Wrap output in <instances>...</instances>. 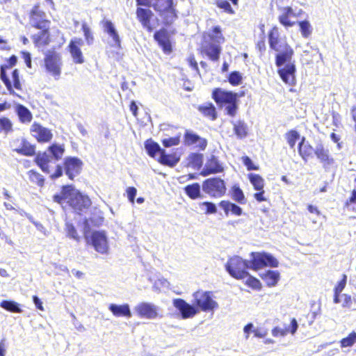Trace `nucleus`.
I'll return each instance as SVG.
<instances>
[{
    "label": "nucleus",
    "mask_w": 356,
    "mask_h": 356,
    "mask_svg": "<svg viewBox=\"0 0 356 356\" xmlns=\"http://www.w3.org/2000/svg\"><path fill=\"white\" fill-rule=\"evenodd\" d=\"M137 6H152L164 24L171 25L178 17L174 0H136Z\"/></svg>",
    "instance_id": "20e7f679"
},
{
    "label": "nucleus",
    "mask_w": 356,
    "mask_h": 356,
    "mask_svg": "<svg viewBox=\"0 0 356 356\" xmlns=\"http://www.w3.org/2000/svg\"><path fill=\"white\" fill-rule=\"evenodd\" d=\"M161 143L165 147L178 145L180 143V135L179 134L174 137L164 138L161 140Z\"/></svg>",
    "instance_id": "052dcab7"
},
{
    "label": "nucleus",
    "mask_w": 356,
    "mask_h": 356,
    "mask_svg": "<svg viewBox=\"0 0 356 356\" xmlns=\"http://www.w3.org/2000/svg\"><path fill=\"white\" fill-rule=\"evenodd\" d=\"M142 6H138L136 10V15L138 22L148 32H152L154 27L151 23V20L154 17L153 12L148 8H142Z\"/></svg>",
    "instance_id": "f3484780"
},
{
    "label": "nucleus",
    "mask_w": 356,
    "mask_h": 356,
    "mask_svg": "<svg viewBox=\"0 0 356 356\" xmlns=\"http://www.w3.org/2000/svg\"><path fill=\"white\" fill-rule=\"evenodd\" d=\"M203 191L212 198H220L226 194L227 186L224 179L219 177H213L203 181Z\"/></svg>",
    "instance_id": "6e6552de"
},
{
    "label": "nucleus",
    "mask_w": 356,
    "mask_h": 356,
    "mask_svg": "<svg viewBox=\"0 0 356 356\" xmlns=\"http://www.w3.org/2000/svg\"><path fill=\"white\" fill-rule=\"evenodd\" d=\"M314 154L324 167H327L334 163V159L330 156L329 150L321 143L316 145Z\"/></svg>",
    "instance_id": "a878e982"
},
{
    "label": "nucleus",
    "mask_w": 356,
    "mask_h": 356,
    "mask_svg": "<svg viewBox=\"0 0 356 356\" xmlns=\"http://www.w3.org/2000/svg\"><path fill=\"white\" fill-rule=\"evenodd\" d=\"M184 143L188 146L197 144L196 147L200 150H204L207 146V140L191 131L186 130L184 134Z\"/></svg>",
    "instance_id": "412c9836"
},
{
    "label": "nucleus",
    "mask_w": 356,
    "mask_h": 356,
    "mask_svg": "<svg viewBox=\"0 0 356 356\" xmlns=\"http://www.w3.org/2000/svg\"><path fill=\"white\" fill-rule=\"evenodd\" d=\"M28 177L29 180L33 183L38 185V186H43L44 184V179L43 176L36 171L35 170H30L27 172Z\"/></svg>",
    "instance_id": "49530a36"
},
{
    "label": "nucleus",
    "mask_w": 356,
    "mask_h": 356,
    "mask_svg": "<svg viewBox=\"0 0 356 356\" xmlns=\"http://www.w3.org/2000/svg\"><path fill=\"white\" fill-rule=\"evenodd\" d=\"M301 35L303 38H309L312 32V27L307 20H302L298 22Z\"/></svg>",
    "instance_id": "603ef678"
},
{
    "label": "nucleus",
    "mask_w": 356,
    "mask_h": 356,
    "mask_svg": "<svg viewBox=\"0 0 356 356\" xmlns=\"http://www.w3.org/2000/svg\"><path fill=\"white\" fill-rule=\"evenodd\" d=\"M154 38L162 49L165 54H170L172 51V47L168 31L165 29H161L156 31L154 34Z\"/></svg>",
    "instance_id": "6ab92c4d"
},
{
    "label": "nucleus",
    "mask_w": 356,
    "mask_h": 356,
    "mask_svg": "<svg viewBox=\"0 0 356 356\" xmlns=\"http://www.w3.org/2000/svg\"><path fill=\"white\" fill-rule=\"evenodd\" d=\"M19 141V145L13 151L26 156L35 155L34 158L35 163L46 174L50 173L49 164L60 161L65 152L63 145L52 143L48 146L45 151L39 152L35 154L36 147L35 145L31 144L25 138H22Z\"/></svg>",
    "instance_id": "f257e3e1"
},
{
    "label": "nucleus",
    "mask_w": 356,
    "mask_h": 356,
    "mask_svg": "<svg viewBox=\"0 0 356 356\" xmlns=\"http://www.w3.org/2000/svg\"><path fill=\"white\" fill-rule=\"evenodd\" d=\"M83 163L78 157L67 156L64 159L63 166L60 164L56 165L55 171L50 174L49 177L54 180L63 175V170L68 179L74 180V179L80 175L82 171Z\"/></svg>",
    "instance_id": "423d86ee"
},
{
    "label": "nucleus",
    "mask_w": 356,
    "mask_h": 356,
    "mask_svg": "<svg viewBox=\"0 0 356 356\" xmlns=\"http://www.w3.org/2000/svg\"><path fill=\"white\" fill-rule=\"evenodd\" d=\"M40 32L32 35L31 38L35 47H44L51 42L50 27L40 29Z\"/></svg>",
    "instance_id": "393cba45"
},
{
    "label": "nucleus",
    "mask_w": 356,
    "mask_h": 356,
    "mask_svg": "<svg viewBox=\"0 0 356 356\" xmlns=\"http://www.w3.org/2000/svg\"><path fill=\"white\" fill-rule=\"evenodd\" d=\"M233 125V131L234 134L238 138H244L248 134V127L247 124L241 120H238L237 121L232 122Z\"/></svg>",
    "instance_id": "58836bf2"
},
{
    "label": "nucleus",
    "mask_w": 356,
    "mask_h": 356,
    "mask_svg": "<svg viewBox=\"0 0 356 356\" xmlns=\"http://www.w3.org/2000/svg\"><path fill=\"white\" fill-rule=\"evenodd\" d=\"M188 163L193 168H200L202 165L203 155L192 153L188 156Z\"/></svg>",
    "instance_id": "864d4df0"
},
{
    "label": "nucleus",
    "mask_w": 356,
    "mask_h": 356,
    "mask_svg": "<svg viewBox=\"0 0 356 356\" xmlns=\"http://www.w3.org/2000/svg\"><path fill=\"white\" fill-rule=\"evenodd\" d=\"M298 322L295 318H291L290 325L288 327H286V330H287V334L291 333V334H294L298 330Z\"/></svg>",
    "instance_id": "338daca9"
},
{
    "label": "nucleus",
    "mask_w": 356,
    "mask_h": 356,
    "mask_svg": "<svg viewBox=\"0 0 356 356\" xmlns=\"http://www.w3.org/2000/svg\"><path fill=\"white\" fill-rule=\"evenodd\" d=\"M0 307L10 312H22V309L19 308L18 304L13 300H3L0 302Z\"/></svg>",
    "instance_id": "09e8293b"
},
{
    "label": "nucleus",
    "mask_w": 356,
    "mask_h": 356,
    "mask_svg": "<svg viewBox=\"0 0 356 356\" xmlns=\"http://www.w3.org/2000/svg\"><path fill=\"white\" fill-rule=\"evenodd\" d=\"M185 193L191 200L201 197L200 186L198 183H193L186 186L184 188Z\"/></svg>",
    "instance_id": "a19ab883"
},
{
    "label": "nucleus",
    "mask_w": 356,
    "mask_h": 356,
    "mask_svg": "<svg viewBox=\"0 0 356 356\" xmlns=\"http://www.w3.org/2000/svg\"><path fill=\"white\" fill-rule=\"evenodd\" d=\"M44 66L46 71L56 80L61 75L62 61L60 55L56 51H48L44 58Z\"/></svg>",
    "instance_id": "9d476101"
},
{
    "label": "nucleus",
    "mask_w": 356,
    "mask_h": 356,
    "mask_svg": "<svg viewBox=\"0 0 356 356\" xmlns=\"http://www.w3.org/2000/svg\"><path fill=\"white\" fill-rule=\"evenodd\" d=\"M228 81L233 86L240 85L242 82V76L241 73L238 71L232 72L229 74Z\"/></svg>",
    "instance_id": "bf43d9fd"
},
{
    "label": "nucleus",
    "mask_w": 356,
    "mask_h": 356,
    "mask_svg": "<svg viewBox=\"0 0 356 356\" xmlns=\"http://www.w3.org/2000/svg\"><path fill=\"white\" fill-rule=\"evenodd\" d=\"M128 200L134 204L135 202V197L136 195L137 190L134 186H129L126 190Z\"/></svg>",
    "instance_id": "69168bd1"
},
{
    "label": "nucleus",
    "mask_w": 356,
    "mask_h": 356,
    "mask_svg": "<svg viewBox=\"0 0 356 356\" xmlns=\"http://www.w3.org/2000/svg\"><path fill=\"white\" fill-rule=\"evenodd\" d=\"M81 30L83 33V35L86 42L88 44H92L94 41V37L90 31V29L86 22H83L81 24Z\"/></svg>",
    "instance_id": "13d9d810"
},
{
    "label": "nucleus",
    "mask_w": 356,
    "mask_h": 356,
    "mask_svg": "<svg viewBox=\"0 0 356 356\" xmlns=\"http://www.w3.org/2000/svg\"><path fill=\"white\" fill-rule=\"evenodd\" d=\"M347 284V275L343 274L341 279L337 283L334 287L333 302L335 304L341 303V307L350 310H356V294L353 296L343 293L341 292L345 289Z\"/></svg>",
    "instance_id": "0eeeda50"
},
{
    "label": "nucleus",
    "mask_w": 356,
    "mask_h": 356,
    "mask_svg": "<svg viewBox=\"0 0 356 356\" xmlns=\"http://www.w3.org/2000/svg\"><path fill=\"white\" fill-rule=\"evenodd\" d=\"M103 27L105 32L113 38L114 42L113 45L117 48H120L121 41L113 23L111 21L106 20L103 23Z\"/></svg>",
    "instance_id": "e433bc0d"
},
{
    "label": "nucleus",
    "mask_w": 356,
    "mask_h": 356,
    "mask_svg": "<svg viewBox=\"0 0 356 356\" xmlns=\"http://www.w3.org/2000/svg\"><path fill=\"white\" fill-rule=\"evenodd\" d=\"M270 48L276 51L275 65L281 67L286 62H290L293 55V50L287 42L286 37H281L277 26H273L268 33Z\"/></svg>",
    "instance_id": "7ed1b4c3"
},
{
    "label": "nucleus",
    "mask_w": 356,
    "mask_h": 356,
    "mask_svg": "<svg viewBox=\"0 0 356 356\" xmlns=\"http://www.w3.org/2000/svg\"><path fill=\"white\" fill-rule=\"evenodd\" d=\"M264 259L266 263L265 266L277 267L278 266L277 260L269 254L264 253Z\"/></svg>",
    "instance_id": "0e129e2a"
},
{
    "label": "nucleus",
    "mask_w": 356,
    "mask_h": 356,
    "mask_svg": "<svg viewBox=\"0 0 356 356\" xmlns=\"http://www.w3.org/2000/svg\"><path fill=\"white\" fill-rule=\"evenodd\" d=\"M231 197L233 200L241 204H245L247 202V199L244 195V193L238 185H234L232 187Z\"/></svg>",
    "instance_id": "79ce46f5"
},
{
    "label": "nucleus",
    "mask_w": 356,
    "mask_h": 356,
    "mask_svg": "<svg viewBox=\"0 0 356 356\" xmlns=\"http://www.w3.org/2000/svg\"><path fill=\"white\" fill-rule=\"evenodd\" d=\"M15 111L19 120L23 124L30 123L33 119V115L28 108L21 104L15 106Z\"/></svg>",
    "instance_id": "72a5a7b5"
},
{
    "label": "nucleus",
    "mask_w": 356,
    "mask_h": 356,
    "mask_svg": "<svg viewBox=\"0 0 356 356\" xmlns=\"http://www.w3.org/2000/svg\"><path fill=\"white\" fill-rule=\"evenodd\" d=\"M156 161L163 165L173 168L179 162L180 155L177 152L167 154L163 149L159 156L156 158Z\"/></svg>",
    "instance_id": "5701e85b"
},
{
    "label": "nucleus",
    "mask_w": 356,
    "mask_h": 356,
    "mask_svg": "<svg viewBox=\"0 0 356 356\" xmlns=\"http://www.w3.org/2000/svg\"><path fill=\"white\" fill-rule=\"evenodd\" d=\"M218 206L223 210L225 216L231 214L236 216H240L243 214L242 208L229 200H223L220 201Z\"/></svg>",
    "instance_id": "bb28decb"
},
{
    "label": "nucleus",
    "mask_w": 356,
    "mask_h": 356,
    "mask_svg": "<svg viewBox=\"0 0 356 356\" xmlns=\"http://www.w3.org/2000/svg\"><path fill=\"white\" fill-rule=\"evenodd\" d=\"M173 306L179 310L182 318L186 319L193 318L198 313L195 306L190 305L181 298H175L172 301Z\"/></svg>",
    "instance_id": "a211bd4d"
},
{
    "label": "nucleus",
    "mask_w": 356,
    "mask_h": 356,
    "mask_svg": "<svg viewBox=\"0 0 356 356\" xmlns=\"http://www.w3.org/2000/svg\"><path fill=\"white\" fill-rule=\"evenodd\" d=\"M241 160L248 170H258L259 169V165L254 164L249 156H243Z\"/></svg>",
    "instance_id": "680f3d73"
},
{
    "label": "nucleus",
    "mask_w": 356,
    "mask_h": 356,
    "mask_svg": "<svg viewBox=\"0 0 356 356\" xmlns=\"http://www.w3.org/2000/svg\"><path fill=\"white\" fill-rule=\"evenodd\" d=\"M262 278L269 286H273L277 284L280 280V273L277 270H268L266 272Z\"/></svg>",
    "instance_id": "c03bdc74"
},
{
    "label": "nucleus",
    "mask_w": 356,
    "mask_h": 356,
    "mask_svg": "<svg viewBox=\"0 0 356 356\" xmlns=\"http://www.w3.org/2000/svg\"><path fill=\"white\" fill-rule=\"evenodd\" d=\"M344 206L348 210L356 213V190H353L350 196L346 201Z\"/></svg>",
    "instance_id": "6e6d98bb"
},
{
    "label": "nucleus",
    "mask_w": 356,
    "mask_h": 356,
    "mask_svg": "<svg viewBox=\"0 0 356 356\" xmlns=\"http://www.w3.org/2000/svg\"><path fill=\"white\" fill-rule=\"evenodd\" d=\"M296 71L295 65L289 62L284 67L279 68L277 73L284 83L293 86L296 84Z\"/></svg>",
    "instance_id": "aec40b11"
},
{
    "label": "nucleus",
    "mask_w": 356,
    "mask_h": 356,
    "mask_svg": "<svg viewBox=\"0 0 356 356\" xmlns=\"http://www.w3.org/2000/svg\"><path fill=\"white\" fill-rule=\"evenodd\" d=\"M53 200L60 204L66 202L74 212L79 215L92 205L90 197L75 189L72 184L63 186L60 193L54 195Z\"/></svg>",
    "instance_id": "f03ea898"
},
{
    "label": "nucleus",
    "mask_w": 356,
    "mask_h": 356,
    "mask_svg": "<svg viewBox=\"0 0 356 356\" xmlns=\"http://www.w3.org/2000/svg\"><path fill=\"white\" fill-rule=\"evenodd\" d=\"M103 27L105 32L113 38L114 42L113 45L117 48H120L121 41L113 23L111 21L106 20L103 23Z\"/></svg>",
    "instance_id": "c9c22d12"
},
{
    "label": "nucleus",
    "mask_w": 356,
    "mask_h": 356,
    "mask_svg": "<svg viewBox=\"0 0 356 356\" xmlns=\"http://www.w3.org/2000/svg\"><path fill=\"white\" fill-rule=\"evenodd\" d=\"M247 277L248 278L245 282L246 286L254 290H260L261 289V284L257 278L251 276L249 274Z\"/></svg>",
    "instance_id": "4d7b16f0"
},
{
    "label": "nucleus",
    "mask_w": 356,
    "mask_h": 356,
    "mask_svg": "<svg viewBox=\"0 0 356 356\" xmlns=\"http://www.w3.org/2000/svg\"><path fill=\"white\" fill-rule=\"evenodd\" d=\"M30 133L39 143H48L53 138L51 130L43 127L40 123L34 122L30 127Z\"/></svg>",
    "instance_id": "ddd939ff"
},
{
    "label": "nucleus",
    "mask_w": 356,
    "mask_h": 356,
    "mask_svg": "<svg viewBox=\"0 0 356 356\" xmlns=\"http://www.w3.org/2000/svg\"><path fill=\"white\" fill-rule=\"evenodd\" d=\"M144 145L147 154L154 159H156L158 154L160 155L163 149L161 148L160 145L152 138L146 140L144 143Z\"/></svg>",
    "instance_id": "ea45409f"
},
{
    "label": "nucleus",
    "mask_w": 356,
    "mask_h": 356,
    "mask_svg": "<svg viewBox=\"0 0 356 356\" xmlns=\"http://www.w3.org/2000/svg\"><path fill=\"white\" fill-rule=\"evenodd\" d=\"M193 305L202 312H211L218 307V303L212 298L209 291L198 290L193 294Z\"/></svg>",
    "instance_id": "1a4fd4ad"
},
{
    "label": "nucleus",
    "mask_w": 356,
    "mask_h": 356,
    "mask_svg": "<svg viewBox=\"0 0 356 356\" xmlns=\"http://www.w3.org/2000/svg\"><path fill=\"white\" fill-rule=\"evenodd\" d=\"M29 19L31 26L35 29L50 27L51 21L47 19L45 12L41 9L38 3L30 10Z\"/></svg>",
    "instance_id": "f8f14e48"
},
{
    "label": "nucleus",
    "mask_w": 356,
    "mask_h": 356,
    "mask_svg": "<svg viewBox=\"0 0 356 356\" xmlns=\"http://www.w3.org/2000/svg\"><path fill=\"white\" fill-rule=\"evenodd\" d=\"M248 179L250 184L252 185L255 191L262 190L264 188L265 181L264 179L259 174L250 173L248 175Z\"/></svg>",
    "instance_id": "37998d69"
},
{
    "label": "nucleus",
    "mask_w": 356,
    "mask_h": 356,
    "mask_svg": "<svg viewBox=\"0 0 356 356\" xmlns=\"http://www.w3.org/2000/svg\"><path fill=\"white\" fill-rule=\"evenodd\" d=\"M66 233H67V236L68 237L72 238L76 240V241H79V236L78 235V233L76 232L75 227L72 224H71V223L66 224Z\"/></svg>",
    "instance_id": "e2e57ef3"
},
{
    "label": "nucleus",
    "mask_w": 356,
    "mask_h": 356,
    "mask_svg": "<svg viewBox=\"0 0 356 356\" xmlns=\"http://www.w3.org/2000/svg\"><path fill=\"white\" fill-rule=\"evenodd\" d=\"M231 3L236 8L238 7L239 0H214L213 4L226 14L234 15L235 10Z\"/></svg>",
    "instance_id": "c756f323"
},
{
    "label": "nucleus",
    "mask_w": 356,
    "mask_h": 356,
    "mask_svg": "<svg viewBox=\"0 0 356 356\" xmlns=\"http://www.w3.org/2000/svg\"><path fill=\"white\" fill-rule=\"evenodd\" d=\"M108 309L115 317L130 318L131 316V312L128 304H123L120 305L115 304H110L108 306Z\"/></svg>",
    "instance_id": "473e14b6"
},
{
    "label": "nucleus",
    "mask_w": 356,
    "mask_h": 356,
    "mask_svg": "<svg viewBox=\"0 0 356 356\" xmlns=\"http://www.w3.org/2000/svg\"><path fill=\"white\" fill-rule=\"evenodd\" d=\"M356 343V332L355 331L351 332L348 335L339 341L340 347L348 348L351 347Z\"/></svg>",
    "instance_id": "3c124183"
},
{
    "label": "nucleus",
    "mask_w": 356,
    "mask_h": 356,
    "mask_svg": "<svg viewBox=\"0 0 356 356\" xmlns=\"http://www.w3.org/2000/svg\"><path fill=\"white\" fill-rule=\"evenodd\" d=\"M298 152L301 159L307 162L309 159L313 158L315 148L306 140L305 136L302 137L298 145Z\"/></svg>",
    "instance_id": "4be33fe9"
},
{
    "label": "nucleus",
    "mask_w": 356,
    "mask_h": 356,
    "mask_svg": "<svg viewBox=\"0 0 356 356\" xmlns=\"http://www.w3.org/2000/svg\"><path fill=\"white\" fill-rule=\"evenodd\" d=\"M134 310L136 314L142 318L155 319L161 316L159 308L149 302H140L134 307Z\"/></svg>",
    "instance_id": "4468645a"
},
{
    "label": "nucleus",
    "mask_w": 356,
    "mask_h": 356,
    "mask_svg": "<svg viewBox=\"0 0 356 356\" xmlns=\"http://www.w3.org/2000/svg\"><path fill=\"white\" fill-rule=\"evenodd\" d=\"M197 110L202 115L211 121H214L218 118L216 108L211 102H207L204 104L199 105Z\"/></svg>",
    "instance_id": "2f4dec72"
},
{
    "label": "nucleus",
    "mask_w": 356,
    "mask_h": 356,
    "mask_svg": "<svg viewBox=\"0 0 356 356\" xmlns=\"http://www.w3.org/2000/svg\"><path fill=\"white\" fill-rule=\"evenodd\" d=\"M224 171L222 163L215 155H211L207 159L205 165L200 172V175L207 177L210 175L221 173Z\"/></svg>",
    "instance_id": "dca6fc26"
},
{
    "label": "nucleus",
    "mask_w": 356,
    "mask_h": 356,
    "mask_svg": "<svg viewBox=\"0 0 356 356\" xmlns=\"http://www.w3.org/2000/svg\"><path fill=\"white\" fill-rule=\"evenodd\" d=\"M6 61V64L0 66V79L5 86L10 87V79L7 75L6 70L14 67L17 64V57L15 55H12Z\"/></svg>",
    "instance_id": "7c9ffc66"
},
{
    "label": "nucleus",
    "mask_w": 356,
    "mask_h": 356,
    "mask_svg": "<svg viewBox=\"0 0 356 356\" xmlns=\"http://www.w3.org/2000/svg\"><path fill=\"white\" fill-rule=\"evenodd\" d=\"M285 138L289 147L293 149L297 140L300 139V134L298 131L291 129L285 134Z\"/></svg>",
    "instance_id": "8fccbe9b"
},
{
    "label": "nucleus",
    "mask_w": 356,
    "mask_h": 356,
    "mask_svg": "<svg viewBox=\"0 0 356 356\" xmlns=\"http://www.w3.org/2000/svg\"><path fill=\"white\" fill-rule=\"evenodd\" d=\"M12 81L10 80V87L6 86L10 94H14V89L22 91V84L20 79L19 71L18 69L13 70L11 74Z\"/></svg>",
    "instance_id": "f704fd0d"
},
{
    "label": "nucleus",
    "mask_w": 356,
    "mask_h": 356,
    "mask_svg": "<svg viewBox=\"0 0 356 356\" xmlns=\"http://www.w3.org/2000/svg\"><path fill=\"white\" fill-rule=\"evenodd\" d=\"M200 53L206 55L212 61H218L220 58L221 47L220 45L209 43L201 47Z\"/></svg>",
    "instance_id": "cd10ccee"
},
{
    "label": "nucleus",
    "mask_w": 356,
    "mask_h": 356,
    "mask_svg": "<svg viewBox=\"0 0 356 356\" xmlns=\"http://www.w3.org/2000/svg\"><path fill=\"white\" fill-rule=\"evenodd\" d=\"M83 44V41L80 38H72L68 44L67 50L75 64H82L85 62L84 56L81 49Z\"/></svg>",
    "instance_id": "2eb2a0df"
},
{
    "label": "nucleus",
    "mask_w": 356,
    "mask_h": 356,
    "mask_svg": "<svg viewBox=\"0 0 356 356\" xmlns=\"http://www.w3.org/2000/svg\"><path fill=\"white\" fill-rule=\"evenodd\" d=\"M253 197L258 202H266L267 200V198L265 196L264 188L262 190H257V192L254 193Z\"/></svg>",
    "instance_id": "774afa93"
},
{
    "label": "nucleus",
    "mask_w": 356,
    "mask_h": 356,
    "mask_svg": "<svg viewBox=\"0 0 356 356\" xmlns=\"http://www.w3.org/2000/svg\"><path fill=\"white\" fill-rule=\"evenodd\" d=\"M211 97L220 108L225 107L227 115L231 117L236 115L238 108L237 93L215 88L212 90Z\"/></svg>",
    "instance_id": "39448f33"
},
{
    "label": "nucleus",
    "mask_w": 356,
    "mask_h": 356,
    "mask_svg": "<svg viewBox=\"0 0 356 356\" xmlns=\"http://www.w3.org/2000/svg\"><path fill=\"white\" fill-rule=\"evenodd\" d=\"M84 236L88 243L92 245H105L107 242V237L104 231H94L85 232Z\"/></svg>",
    "instance_id": "c85d7f7f"
},
{
    "label": "nucleus",
    "mask_w": 356,
    "mask_h": 356,
    "mask_svg": "<svg viewBox=\"0 0 356 356\" xmlns=\"http://www.w3.org/2000/svg\"><path fill=\"white\" fill-rule=\"evenodd\" d=\"M281 14L278 16L279 22L284 27H291L296 22L290 20L291 17H297L293 8L291 6H285L280 8Z\"/></svg>",
    "instance_id": "b1692460"
},
{
    "label": "nucleus",
    "mask_w": 356,
    "mask_h": 356,
    "mask_svg": "<svg viewBox=\"0 0 356 356\" xmlns=\"http://www.w3.org/2000/svg\"><path fill=\"white\" fill-rule=\"evenodd\" d=\"M265 264L264 253L252 252L251 259L248 264V268L257 270L265 267Z\"/></svg>",
    "instance_id": "4c0bfd02"
},
{
    "label": "nucleus",
    "mask_w": 356,
    "mask_h": 356,
    "mask_svg": "<svg viewBox=\"0 0 356 356\" xmlns=\"http://www.w3.org/2000/svg\"><path fill=\"white\" fill-rule=\"evenodd\" d=\"M200 207L203 209L204 214H214L217 213L216 204L211 202L206 201L200 204Z\"/></svg>",
    "instance_id": "5fc2aeb1"
},
{
    "label": "nucleus",
    "mask_w": 356,
    "mask_h": 356,
    "mask_svg": "<svg viewBox=\"0 0 356 356\" xmlns=\"http://www.w3.org/2000/svg\"><path fill=\"white\" fill-rule=\"evenodd\" d=\"M226 270L229 274L236 280H242L248 277V261L243 260L238 257L230 258L225 265Z\"/></svg>",
    "instance_id": "9b49d317"
},
{
    "label": "nucleus",
    "mask_w": 356,
    "mask_h": 356,
    "mask_svg": "<svg viewBox=\"0 0 356 356\" xmlns=\"http://www.w3.org/2000/svg\"><path fill=\"white\" fill-rule=\"evenodd\" d=\"M209 36L211 40L219 44L223 43L225 40L220 26H213Z\"/></svg>",
    "instance_id": "a18cd8bd"
},
{
    "label": "nucleus",
    "mask_w": 356,
    "mask_h": 356,
    "mask_svg": "<svg viewBox=\"0 0 356 356\" xmlns=\"http://www.w3.org/2000/svg\"><path fill=\"white\" fill-rule=\"evenodd\" d=\"M13 131L12 121L6 116L0 118V133L8 134Z\"/></svg>",
    "instance_id": "de8ad7c7"
}]
</instances>
